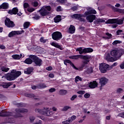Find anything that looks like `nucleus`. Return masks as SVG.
Returning <instances> with one entry per match:
<instances>
[{
	"label": "nucleus",
	"mask_w": 124,
	"mask_h": 124,
	"mask_svg": "<svg viewBox=\"0 0 124 124\" xmlns=\"http://www.w3.org/2000/svg\"><path fill=\"white\" fill-rule=\"evenodd\" d=\"M76 51H78L80 55H82V54H84V49L81 47L77 48Z\"/></svg>",
	"instance_id": "obj_30"
},
{
	"label": "nucleus",
	"mask_w": 124,
	"mask_h": 124,
	"mask_svg": "<svg viewBox=\"0 0 124 124\" xmlns=\"http://www.w3.org/2000/svg\"><path fill=\"white\" fill-rule=\"evenodd\" d=\"M118 65V63L117 62H114L113 63L112 65L109 66V69H112L114 66H117Z\"/></svg>",
	"instance_id": "obj_42"
},
{
	"label": "nucleus",
	"mask_w": 124,
	"mask_h": 124,
	"mask_svg": "<svg viewBox=\"0 0 124 124\" xmlns=\"http://www.w3.org/2000/svg\"><path fill=\"white\" fill-rule=\"evenodd\" d=\"M50 45H51L52 46H54V47H55L56 48H58V49H60L61 50H63V48H62V46H60L58 43H55V42H52L50 43Z\"/></svg>",
	"instance_id": "obj_20"
},
{
	"label": "nucleus",
	"mask_w": 124,
	"mask_h": 124,
	"mask_svg": "<svg viewBox=\"0 0 124 124\" xmlns=\"http://www.w3.org/2000/svg\"><path fill=\"white\" fill-rule=\"evenodd\" d=\"M99 80V83L101 85V87H103L104 86H105V85L107 84L108 82V79L104 77L100 78Z\"/></svg>",
	"instance_id": "obj_15"
},
{
	"label": "nucleus",
	"mask_w": 124,
	"mask_h": 124,
	"mask_svg": "<svg viewBox=\"0 0 124 124\" xmlns=\"http://www.w3.org/2000/svg\"><path fill=\"white\" fill-rule=\"evenodd\" d=\"M39 1L37 0H34L32 2V5L34 6V7H36V6H38Z\"/></svg>",
	"instance_id": "obj_34"
},
{
	"label": "nucleus",
	"mask_w": 124,
	"mask_h": 124,
	"mask_svg": "<svg viewBox=\"0 0 124 124\" xmlns=\"http://www.w3.org/2000/svg\"><path fill=\"white\" fill-rule=\"evenodd\" d=\"M32 59H31V58H30L29 56V58H27L25 60L24 62L27 64H31L32 63Z\"/></svg>",
	"instance_id": "obj_27"
},
{
	"label": "nucleus",
	"mask_w": 124,
	"mask_h": 124,
	"mask_svg": "<svg viewBox=\"0 0 124 124\" xmlns=\"http://www.w3.org/2000/svg\"><path fill=\"white\" fill-rule=\"evenodd\" d=\"M83 51H84V53L86 54L87 53H92V52H93V49L92 48H85L83 49Z\"/></svg>",
	"instance_id": "obj_28"
},
{
	"label": "nucleus",
	"mask_w": 124,
	"mask_h": 124,
	"mask_svg": "<svg viewBox=\"0 0 124 124\" xmlns=\"http://www.w3.org/2000/svg\"><path fill=\"white\" fill-rule=\"evenodd\" d=\"M118 116L121 117V118H124V112L118 114Z\"/></svg>",
	"instance_id": "obj_61"
},
{
	"label": "nucleus",
	"mask_w": 124,
	"mask_h": 124,
	"mask_svg": "<svg viewBox=\"0 0 124 124\" xmlns=\"http://www.w3.org/2000/svg\"><path fill=\"white\" fill-rule=\"evenodd\" d=\"M10 83H6L5 84L3 85V88H4L5 89H7L8 87H10Z\"/></svg>",
	"instance_id": "obj_45"
},
{
	"label": "nucleus",
	"mask_w": 124,
	"mask_h": 124,
	"mask_svg": "<svg viewBox=\"0 0 124 124\" xmlns=\"http://www.w3.org/2000/svg\"><path fill=\"white\" fill-rule=\"evenodd\" d=\"M23 55L20 54H14L12 56V58H13L14 60H20L21 58H22V56Z\"/></svg>",
	"instance_id": "obj_24"
},
{
	"label": "nucleus",
	"mask_w": 124,
	"mask_h": 124,
	"mask_svg": "<svg viewBox=\"0 0 124 124\" xmlns=\"http://www.w3.org/2000/svg\"><path fill=\"white\" fill-rule=\"evenodd\" d=\"M5 25L7 27V28H13V27H15V24L13 21H11L10 19L8 18H6L5 20Z\"/></svg>",
	"instance_id": "obj_11"
},
{
	"label": "nucleus",
	"mask_w": 124,
	"mask_h": 124,
	"mask_svg": "<svg viewBox=\"0 0 124 124\" xmlns=\"http://www.w3.org/2000/svg\"><path fill=\"white\" fill-rule=\"evenodd\" d=\"M91 14H96V11L92 9L84 13L85 16H87V15H90Z\"/></svg>",
	"instance_id": "obj_22"
},
{
	"label": "nucleus",
	"mask_w": 124,
	"mask_h": 124,
	"mask_svg": "<svg viewBox=\"0 0 124 124\" xmlns=\"http://www.w3.org/2000/svg\"><path fill=\"white\" fill-rule=\"evenodd\" d=\"M18 11L19 9H18L17 7H15L12 10H9L8 13L10 14V15H16V14H17L18 16H21V15H22V13H21V12L18 13Z\"/></svg>",
	"instance_id": "obj_10"
},
{
	"label": "nucleus",
	"mask_w": 124,
	"mask_h": 124,
	"mask_svg": "<svg viewBox=\"0 0 124 124\" xmlns=\"http://www.w3.org/2000/svg\"><path fill=\"white\" fill-rule=\"evenodd\" d=\"M105 20L102 18H98L95 21L94 23L95 24H99V23H104Z\"/></svg>",
	"instance_id": "obj_31"
},
{
	"label": "nucleus",
	"mask_w": 124,
	"mask_h": 124,
	"mask_svg": "<svg viewBox=\"0 0 124 124\" xmlns=\"http://www.w3.org/2000/svg\"><path fill=\"white\" fill-rule=\"evenodd\" d=\"M33 71V68L29 67L27 69H25L24 70V73L25 74H31V72Z\"/></svg>",
	"instance_id": "obj_23"
},
{
	"label": "nucleus",
	"mask_w": 124,
	"mask_h": 124,
	"mask_svg": "<svg viewBox=\"0 0 124 124\" xmlns=\"http://www.w3.org/2000/svg\"><path fill=\"white\" fill-rule=\"evenodd\" d=\"M69 109H71V107L69 106H64L62 108V111H68Z\"/></svg>",
	"instance_id": "obj_33"
},
{
	"label": "nucleus",
	"mask_w": 124,
	"mask_h": 124,
	"mask_svg": "<svg viewBox=\"0 0 124 124\" xmlns=\"http://www.w3.org/2000/svg\"><path fill=\"white\" fill-rule=\"evenodd\" d=\"M25 95L27 97H33L34 96V95L33 94H29L28 93H25Z\"/></svg>",
	"instance_id": "obj_39"
},
{
	"label": "nucleus",
	"mask_w": 124,
	"mask_h": 124,
	"mask_svg": "<svg viewBox=\"0 0 124 124\" xmlns=\"http://www.w3.org/2000/svg\"><path fill=\"white\" fill-rule=\"evenodd\" d=\"M53 69V68L51 66L47 67L46 68V70H48V71H50V70H52Z\"/></svg>",
	"instance_id": "obj_64"
},
{
	"label": "nucleus",
	"mask_w": 124,
	"mask_h": 124,
	"mask_svg": "<svg viewBox=\"0 0 124 124\" xmlns=\"http://www.w3.org/2000/svg\"><path fill=\"white\" fill-rule=\"evenodd\" d=\"M9 4L8 3H3L1 5V8H2V9H7L8 8Z\"/></svg>",
	"instance_id": "obj_32"
},
{
	"label": "nucleus",
	"mask_w": 124,
	"mask_h": 124,
	"mask_svg": "<svg viewBox=\"0 0 124 124\" xmlns=\"http://www.w3.org/2000/svg\"><path fill=\"white\" fill-rule=\"evenodd\" d=\"M110 65L106 63H101L99 65V70L102 73H106L108 70H111Z\"/></svg>",
	"instance_id": "obj_7"
},
{
	"label": "nucleus",
	"mask_w": 124,
	"mask_h": 124,
	"mask_svg": "<svg viewBox=\"0 0 124 124\" xmlns=\"http://www.w3.org/2000/svg\"><path fill=\"white\" fill-rule=\"evenodd\" d=\"M79 81H82V78L79 77V76H77L75 78V81L76 82H79Z\"/></svg>",
	"instance_id": "obj_38"
},
{
	"label": "nucleus",
	"mask_w": 124,
	"mask_h": 124,
	"mask_svg": "<svg viewBox=\"0 0 124 124\" xmlns=\"http://www.w3.org/2000/svg\"><path fill=\"white\" fill-rule=\"evenodd\" d=\"M13 116V113L5 110H2L0 112V117H9Z\"/></svg>",
	"instance_id": "obj_14"
},
{
	"label": "nucleus",
	"mask_w": 124,
	"mask_h": 124,
	"mask_svg": "<svg viewBox=\"0 0 124 124\" xmlns=\"http://www.w3.org/2000/svg\"><path fill=\"white\" fill-rule=\"evenodd\" d=\"M86 92L84 91H79L78 92V94H84Z\"/></svg>",
	"instance_id": "obj_56"
},
{
	"label": "nucleus",
	"mask_w": 124,
	"mask_h": 124,
	"mask_svg": "<svg viewBox=\"0 0 124 124\" xmlns=\"http://www.w3.org/2000/svg\"><path fill=\"white\" fill-rule=\"evenodd\" d=\"M123 54H124L123 49H115L110 52V55L112 57H115L116 61L118 59H120V58L122 57Z\"/></svg>",
	"instance_id": "obj_2"
},
{
	"label": "nucleus",
	"mask_w": 124,
	"mask_h": 124,
	"mask_svg": "<svg viewBox=\"0 0 124 124\" xmlns=\"http://www.w3.org/2000/svg\"><path fill=\"white\" fill-rule=\"evenodd\" d=\"M77 97V95H74L72 96V97L71 98V100H74V99H75V98H76Z\"/></svg>",
	"instance_id": "obj_57"
},
{
	"label": "nucleus",
	"mask_w": 124,
	"mask_h": 124,
	"mask_svg": "<svg viewBox=\"0 0 124 124\" xmlns=\"http://www.w3.org/2000/svg\"><path fill=\"white\" fill-rule=\"evenodd\" d=\"M0 49H1L2 50H4V49H5V46L3 45L0 44Z\"/></svg>",
	"instance_id": "obj_62"
},
{
	"label": "nucleus",
	"mask_w": 124,
	"mask_h": 124,
	"mask_svg": "<svg viewBox=\"0 0 124 124\" xmlns=\"http://www.w3.org/2000/svg\"><path fill=\"white\" fill-rule=\"evenodd\" d=\"M97 85H98L97 82L96 81H93L89 83V87L90 89H94L97 87Z\"/></svg>",
	"instance_id": "obj_19"
},
{
	"label": "nucleus",
	"mask_w": 124,
	"mask_h": 124,
	"mask_svg": "<svg viewBox=\"0 0 124 124\" xmlns=\"http://www.w3.org/2000/svg\"><path fill=\"white\" fill-rule=\"evenodd\" d=\"M51 11V7L49 6L43 7L39 11L42 16H46L49 14V11Z\"/></svg>",
	"instance_id": "obj_6"
},
{
	"label": "nucleus",
	"mask_w": 124,
	"mask_h": 124,
	"mask_svg": "<svg viewBox=\"0 0 124 124\" xmlns=\"http://www.w3.org/2000/svg\"><path fill=\"white\" fill-rule=\"evenodd\" d=\"M106 35H107L108 38H111V37H112V34H111L110 33H106Z\"/></svg>",
	"instance_id": "obj_60"
},
{
	"label": "nucleus",
	"mask_w": 124,
	"mask_h": 124,
	"mask_svg": "<svg viewBox=\"0 0 124 124\" xmlns=\"http://www.w3.org/2000/svg\"><path fill=\"white\" fill-rule=\"evenodd\" d=\"M67 63H69L70 64V65L73 67V68H74V69H76V70H78V68L77 67H76L75 66V65H74V64H73V63H72V62L71 61H70L69 60H65L64 61V64H65V65H67Z\"/></svg>",
	"instance_id": "obj_17"
},
{
	"label": "nucleus",
	"mask_w": 124,
	"mask_h": 124,
	"mask_svg": "<svg viewBox=\"0 0 124 124\" xmlns=\"http://www.w3.org/2000/svg\"><path fill=\"white\" fill-rule=\"evenodd\" d=\"M70 123H71V121H70L69 118L67 120L64 121V124H70Z\"/></svg>",
	"instance_id": "obj_53"
},
{
	"label": "nucleus",
	"mask_w": 124,
	"mask_h": 124,
	"mask_svg": "<svg viewBox=\"0 0 124 124\" xmlns=\"http://www.w3.org/2000/svg\"><path fill=\"white\" fill-rule=\"evenodd\" d=\"M86 19L90 23H93V20L95 19V16L93 15H89L87 16Z\"/></svg>",
	"instance_id": "obj_18"
},
{
	"label": "nucleus",
	"mask_w": 124,
	"mask_h": 124,
	"mask_svg": "<svg viewBox=\"0 0 124 124\" xmlns=\"http://www.w3.org/2000/svg\"><path fill=\"white\" fill-rule=\"evenodd\" d=\"M70 119V121L71 122H72L73 121H74V120H75V119H76V116L75 115H73L72 117H71L70 118H69Z\"/></svg>",
	"instance_id": "obj_48"
},
{
	"label": "nucleus",
	"mask_w": 124,
	"mask_h": 124,
	"mask_svg": "<svg viewBox=\"0 0 124 124\" xmlns=\"http://www.w3.org/2000/svg\"><path fill=\"white\" fill-rule=\"evenodd\" d=\"M40 42H41L42 43H46V41H47V40L44 39V37H41V38L40 39Z\"/></svg>",
	"instance_id": "obj_41"
},
{
	"label": "nucleus",
	"mask_w": 124,
	"mask_h": 124,
	"mask_svg": "<svg viewBox=\"0 0 124 124\" xmlns=\"http://www.w3.org/2000/svg\"><path fill=\"white\" fill-rule=\"evenodd\" d=\"M55 23H59L62 21V17L60 16H58L54 18Z\"/></svg>",
	"instance_id": "obj_29"
},
{
	"label": "nucleus",
	"mask_w": 124,
	"mask_h": 124,
	"mask_svg": "<svg viewBox=\"0 0 124 124\" xmlns=\"http://www.w3.org/2000/svg\"><path fill=\"white\" fill-rule=\"evenodd\" d=\"M60 93L61 94H64L65 95L66 93H67V91L65 90H61L60 91Z\"/></svg>",
	"instance_id": "obj_37"
},
{
	"label": "nucleus",
	"mask_w": 124,
	"mask_h": 124,
	"mask_svg": "<svg viewBox=\"0 0 124 124\" xmlns=\"http://www.w3.org/2000/svg\"><path fill=\"white\" fill-rule=\"evenodd\" d=\"M89 62H90L89 60L84 62L83 64H82L81 65V68H83V67L85 66V64H87Z\"/></svg>",
	"instance_id": "obj_50"
},
{
	"label": "nucleus",
	"mask_w": 124,
	"mask_h": 124,
	"mask_svg": "<svg viewBox=\"0 0 124 124\" xmlns=\"http://www.w3.org/2000/svg\"><path fill=\"white\" fill-rule=\"evenodd\" d=\"M93 67H90V68L88 69L87 70V73H93Z\"/></svg>",
	"instance_id": "obj_46"
},
{
	"label": "nucleus",
	"mask_w": 124,
	"mask_h": 124,
	"mask_svg": "<svg viewBox=\"0 0 124 124\" xmlns=\"http://www.w3.org/2000/svg\"><path fill=\"white\" fill-rule=\"evenodd\" d=\"M62 8L61 6L57 7V11H62Z\"/></svg>",
	"instance_id": "obj_55"
},
{
	"label": "nucleus",
	"mask_w": 124,
	"mask_h": 124,
	"mask_svg": "<svg viewBox=\"0 0 124 124\" xmlns=\"http://www.w3.org/2000/svg\"><path fill=\"white\" fill-rule=\"evenodd\" d=\"M84 96L85 98H89V97H90V96H91V95L88 93H86L84 95Z\"/></svg>",
	"instance_id": "obj_52"
},
{
	"label": "nucleus",
	"mask_w": 124,
	"mask_h": 124,
	"mask_svg": "<svg viewBox=\"0 0 124 124\" xmlns=\"http://www.w3.org/2000/svg\"><path fill=\"white\" fill-rule=\"evenodd\" d=\"M24 32H25V31H24V30H22L21 31H12L9 33L8 37H12V36H14V35H19V34H22V33Z\"/></svg>",
	"instance_id": "obj_13"
},
{
	"label": "nucleus",
	"mask_w": 124,
	"mask_h": 124,
	"mask_svg": "<svg viewBox=\"0 0 124 124\" xmlns=\"http://www.w3.org/2000/svg\"><path fill=\"white\" fill-rule=\"evenodd\" d=\"M24 8H28L30 6V5L28 3H24L23 4Z\"/></svg>",
	"instance_id": "obj_51"
},
{
	"label": "nucleus",
	"mask_w": 124,
	"mask_h": 124,
	"mask_svg": "<svg viewBox=\"0 0 124 124\" xmlns=\"http://www.w3.org/2000/svg\"><path fill=\"white\" fill-rule=\"evenodd\" d=\"M1 70L4 72H7L9 70V68L6 67H2L1 68Z\"/></svg>",
	"instance_id": "obj_36"
},
{
	"label": "nucleus",
	"mask_w": 124,
	"mask_h": 124,
	"mask_svg": "<svg viewBox=\"0 0 124 124\" xmlns=\"http://www.w3.org/2000/svg\"><path fill=\"white\" fill-rule=\"evenodd\" d=\"M30 25H31V23L29 22H26L24 23L23 25V27L24 29H28L30 27Z\"/></svg>",
	"instance_id": "obj_35"
},
{
	"label": "nucleus",
	"mask_w": 124,
	"mask_h": 124,
	"mask_svg": "<svg viewBox=\"0 0 124 124\" xmlns=\"http://www.w3.org/2000/svg\"><path fill=\"white\" fill-rule=\"evenodd\" d=\"M39 87L41 88L45 89V88H47V86L45 85V84L43 83H41L39 84Z\"/></svg>",
	"instance_id": "obj_43"
},
{
	"label": "nucleus",
	"mask_w": 124,
	"mask_h": 124,
	"mask_svg": "<svg viewBox=\"0 0 124 124\" xmlns=\"http://www.w3.org/2000/svg\"><path fill=\"white\" fill-rule=\"evenodd\" d=\"M121 32H123L122 30H119L117 31V35H120V34H121Z\"/></svg>",
	"instance_id": "obj_63"
},
{
	"label": "nucleus",
	"mask_w": 124,
	"mask_h": 124,
	"mask_svg": "<svg viewBox=\"0 0 124 124\" xmlns=\"http://www.w3.org/2000/svg\"><path fill=\"white\" fill-rule=\"evenodd\" d=\"M124 92V90L122 88H118L117 90V93H122Z\"/></svg>",
	"instance_id": "obj_44"
},
{
	"label": "nucleus",
	"mask_w": 124,
	"mask_h": 124,
	"mask_svg": "<svg viewBox=\"0 0 124 124\" xmlns=\"http://www.w3.org/2000/svg\"><path fill=\"white\" fill-rule=\"evenodd\" d=\"M69 33H74L75 32V27L73 25H70L69 28Z\"/></svg>",
	"instance_id": "obj_25"
},
{
	"label": "nucleus",
	"mask_w": 124,
	"mask_h": 124,
	"mask_svg": "<svg viewBox=\"0 0 124 124\" xmlns=\"http://www.w3.org/2000/svg\"><path fill=\"white\" fill-rule=\"evenodd\" d=\"M122 43V41L119 40H115L112 43L113 45H117V44Z\"/></svg>",
	"instance_id": "obj_40"
},
{
	"label": "nucleus",
	"mask_w": 124,
	"mask_h": 124,
	"mask_svg": "<svg viewBox=\"0 0 124 124\" xmlns=\"http://www.w3.org/2000/svg\"><path fill=\"white\" fill-rule=\"evenodd\" d=\"M59 1H60L61 3H66L67 2V0H59Z\"/></svg>",
	"instance_id": "obj_59"
},
{
	"label": "nucleus",
	"mask_w": 124,
	"mask_h": 124,
	"mask_svg": "<svg viewBox=\"0 0 124 124\" xmlns=\"http://www.w3.org/2000/svg\"><path fill=\"white\" fill-rule=\"evenodd\" d=\"M25 106V104L23 103H19L17 104L18 107H24Z\"/></svg>",
	"instance_id": "obj_49"
},
{
	"label": "nucleus",
	"mask_w": 124,
	"mask_h": 124,
	"mask_svg": "<svg viewBox=\"0 0 124 124\" xmlns=\"http://www.w3.org/2000/svg\"><path fill=\"white\" fill-rule=\"evenodd\" d=\"M30 120L31 122H33V121H34V120H35V117H34L33 116H31L30 118Z\"/></svg>",
	"instance_id": "obj_58"
},
{
	"label": "nucleus",
	"mask_w": 124,
	"mask_h": 124,
	"mask_svg": "<svg viewBox=\"0 0 124 124\" xmlns=\"http://www.w3.org/2000/svg\"><path fill=\"white\" fill-rule=\"evenodd\" d=\"M27 10L29 12H33L35 9H34L33 8H28Z\"/></svg>",
	"instance_id": "obj_47"
},
{
	"label": "nucleus",
	"mask_w": 124,
	"mask_h": 124,
	"mask_svg": "<svg viewBox=\"0 0 124 124\" xmlns=\"http://www.w3.org/2000/svg\"><path fill=\"white\" fill-rule=\"evenodd\" d=\"M71 17L73 18V19H78V20L81 22L85 21V19L83 18L84 16L82 14H74L71 16Z\"/></svg>",
	"instance_id": "obj_12"
},
{
	"label": "nucleus",
	"mask_w": 124,
	"mask_h": 124,
	"mask_svg": "<svg viewBox=\"0 0 124 124\" xmlns=\"http://www.w3.org/2000/svg\"><path fill=\"white\" fill-rule=\"evenodd\" d=\"M20 75H21V72L16 71V70H13L10 74L7 75L6 78L8 81H13L17 77H19Z\"/></svg>",
	"instance_id": "obj_1"
},
{
	"label": "nucleus",
	"mask_w": 124,
	"mask_h": 124,
	"mask_svg": "<svg viewBox=\"0 0 124 124\" xmlns=\"http://www.w3.org/2000/svg\"><path fill=\"white\" fill-rule=\"evenodd\" d=\"M62 33L61 32L55 31L52 34V39H53V40L58 41V40H60V39H62Z\"/></svg>",
	"instance_id": "obj_9"
},
{
	"label": "nucleus",
	"mask_w": 124,
	"mask_h": 124,
	"mask_svg": "<svg viewBox=\"0 0 124 124\" xmlns=\"http://www.w3.org/2000/svg\"><path fill=\"white\" fill-rule=\"evenodd\" d=\"M30 59L32 60L34 63H35L36 66H41L43 63V61L40 59L39 57L36 55H30Z\"/></svg>",
	"instance_id": "obj_4"
},
{
	"label": "nucleus",
	"mask_w": 124,
	"mask_h": 124,
	"mask_svg": "<svg viewBox=\"0 0 124 124\" xmlns=\"http://www.w3.org/2000/svg\"><path fill=\"white\" fill-rule=\"evenodd\" d=\"M80 58L83 59V60H90L92 58V56L90 55H77L69 57V58L72 60H78Z\"/></svg>",
	"instance_id": "obj_8"
},
{
	"label": "nucleus",
	"mask_w": 124,
	"mask_h": 124,
	"mask_svg": "<svg viewBox=\"0 0 124 124\" xmlns=\"http://www.w3.org/2000/svg\"><path fill=\"white\" fill-rule=\"evenodd\" d=\"M105 59L108 62H115L116 58L112 57L109 54H107L105 56Z\"/></svg>",
	"instance_id": "obj_16"
},
{
	"label": "nucleus",
	"mask_w": 124,
	"mask_h": 124,
	"mask_svg": "<svg viewBox=\"0 0 124 124\" xmlns=\"http://www.w3.org/2000/svg\"><path fill=\"white\" fill-rule=\"evenodd\" d=\"M35 112H36V113H39V114H41L42 115H45V116H51V113H52L50 111L49 108H44L42 109L36 108Z\"/></svg>",
	"instance_id": "obj_3"
},
{
	"label": "nucleus",
	"mask_w": 124,
	"mask_h": 124,
	"mask_svg": "<svg viewBox=\"0 0 124 124\" xmlns=\"http://www.w3.org/2000/svg\"><path fill=\"white\" fill-rule=\"evenodd\" d=\"M111 8L114 10V11H116V12H120V13H124V10L121 9H118L116 8H115L114 6H112Z\"/></svg>",
	"instance_id": "obj_26"
},
{
	"label": "nucleus",
	"mask_w": 124,
	"mask_h": 124,
	"mask_svg": "<svg viewBox=\"0 0 124 124\" xmlns=\"http://www.w3.org/2000/svg\"><path fill=\"white\" fill-rule=\"evenodd\" d=\"M49 93H54V92H56V89L55 88H50L49 90Z\"/></svg>",
	"instance_id": "obj_54"
},
{
	"label": "nucleus",
	"mask_w": 124,
	"mask_h": 124,
	"mask_svg": "<svg viewBox=\"0 0 124 124\" xmlns=\"http://www.w3.org/2000/svg\"><path fill=\"white\" fill-rule=\"evenodd\" d=\"M124 17L121 19H110L107 21V24H117V25H123L124 24Z\"/></svg>",
	"instance_id": "obj_5"
},
{
	"label": "nucleus",
	"mask_w": 124,
	"mask_h": 124,
	"mask_svg": "<svg viewBox=\"0 0 124 124\" xmlns=\"http://www.w3.org/2000/svg\"><path fill=\"white\" fill-rule=\"evenodd\" d=\"M16 113H28V109L26 108H16Z\"/></svg>",
	"instance_id": "obj_21"
}]
</instances>
